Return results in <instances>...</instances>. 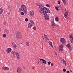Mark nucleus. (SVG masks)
I'll use <instances>...</instances> for the list:
<instances>
[{
	"label": "nucleus",
	"instance_id": "f257e3e1",
	"mask_svg": "<svg viewBox=\"0 0 73 73\" xmlns=\"http://www.w3.org/2000/svg\"><path fill=\"white\" fill-rule=\"evenodd\" d=\"M40 12V13H41L42 15H44L45 13H48L50 14V11H49V10L48 9L44 7L43 8V9Z\"/></svg>",
	"mask_w": 73,
	"mask_h": 73
},
{
	"label": "nucleus",
	"instance_id": "f03ea898",
	"mask_svg": "<svg viewBox=\"0 0 73 73\" xmlns=\"http://www.w3.org/2000/svg\"><path fill=\"white\" fill-rule=\"evenodd\" d=\"M21 10L22 11H25L26 10V6L24 5H22L21 8H19V11H21Z\"/></svg>",
	"mask_w": 73,
	"mask_h": 73
},
{
	"label": "nucleus",
	"instance_id": "7ed1b4c3",
	"mask_svg": "<svg viewBox=\"0 0 73 73\" xmlns=\"http://www.w3.org/2000/svg\"><path fill=\"white\" fill-rule=\"evenodd\" d=\"M60 62L62 65H66V63L65 60L62 59H61Z\"/></svg>",
	"mask_w": 73,
	"mask_h": 73
},
{
	"label": "nucleus",
	"instance_id": "20e7f679",
	"mask_svg": "<svg viewBox=\"0 0 73 73\" xmlns=\"http://www.w3.org/2000/svg\"><path fill=\"white\" fill-rule=\"evenodd\" d=\"M39 12L40 13L42 11V9L44 8V6L42 5H40L39 6Z\"/></svg>",
	"mask_w": 73,
	"mask_h": 73
},
{
	"label": "nucleus",
	"instance_id": "39448f33",
	"mask_svg": "<svg viewBox=\"0 0 73 73\" xmlns=\"http://www.w3.org/2000/svg\"><path fill=\"white\" fill-rule=\"evenodd\" d=\"M48 13H46L45 14H44L43 15H44V17H45V19L46 20H49V14H48Z\"/></svg>",
	"mask_w": 73,
	"mask_h": 73
},
{
	"label": "nucleus",
	"instance_id": "423d86ee",
	"mask_svg": "<svg viewBox=\"0 0 73 73\" xmlns=\"http://www.w3.org/2000/svg\"><path fill=\"white\" fill-rule=\"evenodd\" d=\"M16 37L18 39L21 38V36H20V33L18 32L17 33Z\"/></svg>",
	"mask_w": 73,
	"mask_h": 73
},
{
	"label": "nucleus",
	"instance_id": "0eeeda50",
	"mask_svg": "<svg viewBox=\"0 0 73 73\" xmlns=\"http://www.w3.org/2000/svg\"><path fill=\"white\" fill-rule=\"evenodd\" d=\"M62 47H63V44H61L59 47V50L60 51H62Z\"/></svg>",
	"mask_w": 73,
	"mask_h": 73
},
{
	"label": "nucleus",
	"instance_id": "6e6552de",
	"mask_svg": "<svg viewBox=\"0 0 73 73\" xmlns=\"http://www.w3.org/2000/svg\"><path fill=\"white\" fill-rule=\"evenodd\" d=\"M69 37L70 38H71V42L72 44H73V36H72L71 35H70L69 36Z\"/></svg>",
	"mask_w": 73,
	"mask_h": 73
},
{
	"label": "nucleus",
	"instance_id": "1a4fd4ad",
	"mask_svg": "<svg viewBox=\"0 0 73 73\" xmlns=\"http://www.w3.org/2000/svg\"><path fill=\"white\" fill-rule=\"evenodd\" d=\"M60 41L62 44H65V39L64 38H62L60 39Z\"/></svg>",
	"mask_w": 73,
	"mask_h": 73
},
{
	"label": "nucleus",
	"instance_id": "9d476101",
	"mask_svg": "<svg viewBox=\"0 0 73 73\" xmlns=\"http://www.w3.org/2000/svg\"><path fill=\"white\" fill-rule=\"evenodd\" d=\"M17 72L18 73H20L21 72V68L20 67H19L17 68Z\"/></svg>",
	"mask_w": 73,
	"mask_h": 73
},
{
	"label": "nucleus",
	"instance_id": "9b49d317",
	"mask_svg": "<svg viewBox=\"0 0 73 73\" xmlns=\"http://www.w3.org/2000/svg\"><path fill=\"white\" fill-rule=\"evenodd\" d=\"M44 37L46 41H48L49 40V38H48V36H47V35H46L44 34Z\"/></svg>",
	"mask_w": 73,
	"mask_h": 73
},
{
	"label": "nucleus",
	"instance_id": "f8f14e48",
	"mask_svg": "<svg viewBox=\"0 0 73 73\" xmlns=\"http://www.w3.org/2000/svg\"><path fill=\"white\" fill-rule=\"evenodd\" d=\"M6 51L7 52V53H10L11 51H12V49H11V48H8L7 50Z\"/></svg>",
	"mask_w": 73,
	"mask_h": 73
},
{
	"label": "nucleus",
	"instance_id": "ddd939ff",
	"mask_svg": "<svg viewBox=\"0 0 73 73\" xmlns=\"http://www.w3.org/2000/svg\"><path fill=\"white\" fill-rule=\"evenodd\" d=\"M16 55L18 59H20V54L18 52H16Z\"/></svg>",
	"mask_w": 73,
	"mask_h": 73
},
{
	"label": "nucleus",
	"instance_id": "4468645a",
	"mask_svg": "<svg viewBox=\"0 0 73 73\" xmlns=\"http://www.w3.org/2000/svg\"><path fill=\"white\" fill-rule=\"evenodd\" d=\"M68 11H67L66 13H65L64 15V17H65V18H66V17H67V15H68Z\"/></svg>",
	"mask_w": 73,
	"mask_h": 73
},
{
	"label": "nucleus",
	"instance_id": "2eb2a0df",
	"mask_svg": "<svg viewBox=\"0 0 73 73\" xmlns=\"http://www.w3.org/2000/svg\"><path fill=\"white\" fill-rule=\"evenodd\" d=\"M32 26V25L31 23H29L28 24V27L29 28H31Z\"/></svg>",
	"mask_w": 73,
	"mask_h": 73
},
{
	"label": "nucleus",
	"instance_id": "dca6fc26",
	"mask_svg": "<svg viewBox=\"0 0 73 73\" xmlns=\"http://www.w3.org/2000/svg\"><path fill=\"white\" fill-rule=\"evenodd\" d=\"M12 45H13L14 48H16L17 47V46H16V44H15L14 42L12 43Z\"/></svg>",
	"mask_w": 73,
	"mask_h": 73
},
{
	"label": "nucleus",
	"instance_id": "f3484780",
	"mask_svg": "<svg viewBox=\"0 0 73 73\" xmlns=\"http://www.w3.org/2000/svg\"><path fill=\"white\" fill-rule=\"evenodd\" d=\"M55 26V23H54V22L53 21H52V27Z\"/></svg>",
	"mask_w": 73,
	"mask_h": 73
},
{
	"label": "nucleus",
	"instance_id": "a211bd4d",
	"mask_svg": "<svg viewBox=\"0 0 73 73\" xmlns=\"http://www.w3.org/2000/svg\"><path fill=\"white\" fill-rule=\"evenodd\" d=\"M49 44L50 46L53 48V45H52V43L51 42H49Z\"/></svg>",
	"mask_w": 73,
	"mask_h": 73
},
{
	"label": "nucleus",
	"instance_id": "6ab92c4d",
	"mask_svg": "<svg viewBox=\"0 0 73 73\" xmlns=\"http://www.w3.org/2000/svg\"><path fill=\"white\" fill-rule=\"evenodd\" d=\"M3 12V10L1 8H0V14H2Z\"/></svg>",
	"mask_w": 73,
	"mask_h": 73
},
{
	"label": "nucleus",
	"instance_id": "aec40b11",
	"mask_svg": "<svg viewBox=\"0 0 73 73\" xmlns=\"http://www.w3.org/2000/svg\"><path fill=\"white\" fill-rule=\"evenodd\" d=\"M66 46L67 47H68V48H69V49H72V48H71V47L70 46V44H68Z\"/></svg>",
	"mask_w": 73,
	"mask_h": 73
},
{
	"label": "nucleus",
	"instance_id": "412c9836",
	"mask_svg": "<svg viewBox=\"0 0 73 73\" xmlns=\"http://www.w3.org/2000/svg\"><path fill=\"white\" fill-rule=\"evenodd\" d=\"M30 15H31V16H33V15H34V13H33V11H30Z\"/></svg>",
	"mask_w": 73,
	"mask_h": 73
},
{
	"label": "nucleus",
	"instance_id": "4be33fe9",
	"mask_svg": "<svg viewBox=\"0 0 73 73\" xmlns=\"http://www.w3.org/2000/svg\"><path fill=\"white\" fill-rule=\"evenodd\" d=\"M30 22L31 23V24L32 25H33V24H35L34 23H33V21L32 20H30Z\"/></svg>",
	"mask_w": 73,
	"mask_h": 73
},
{
	"label": "nucleus",
	"instance_id": "5701e85b",
	"mask_svg": "<svg viewBox=\"0 0 73 73\" xmlns=\"http://www.w3.org/2000/svg\"><path fill=\"white\" fill-rule=\"evenodd\" d=\"M11 54H13L14 55V54H16V52L15 51H12V52H11Z\"/></svg>",
	"mask_w": 73,
	"mask_h": 73
},
{
	"label": "nucleus",
	"instance_id": "b1692460",
	"mask_svg": "<svg viewBox=\"0 0 73 73\" xmlns=\"http://www.w3.org/2000/svg\"><path fill=\"white\" fill-rule=\"evenodd\" d=\"M12 8V6L11 5H9L8 6V9H10Z\"/></svg>",
	"mask_w": 73,
	"mask_h": 73
},
{
	"label": "nucleus",
	"instance_id": "393cba45",
	"mask_svg": "<svg viewBox=\"0 0 73 73\" xmlns=\"http://www.w3.org/2000/svg\"><path fill=\"white\" fill-rule=\"evenodd\" d=\"M58 17H56L55 18V20L56 21H58Z\"/></svg>",
	"mask_w": 73,
	"mask_h": 73
},
{
	"label": "nucleus",
	"instance_id": "a878e982",
	"mask_svg": "<svg viewBox=\"0 0 73 73\" xmlns=\"http://www.w3.org/2000/svg\"><path fill=\"white\" fill-rule=\"evenodd\" d=\"M64 4L65 5L66 4V1L65 0H62Z\"/></svg>",
	"mask_w": 73,
	"mask_h": 73
},
{
	"label": "nucleus",
	"instance_id": "bb28decb",
	"mask_svg": "<svg viewBox=\"0 0 73 73\" xmlns=\"http://www.w3.org/2000/svg\"><path fill=\"white\" fill-rule=\"evenodd\" d=\"M46 61H42V65H44L43 64H46Z\"/></svg>",
	"mask_w": 73,
	"mask_h": 73
},
{
	"label": "nucleus",
	"instance_id": "cd10ccee",
	"mask_svg": "<svg viewBox=\"0 0 73 73\" xmlns=\"http://www.w3.org/2000/svg\"><path fill=\"white\" fill-rule=\"evenodd\" d=\"M6 67H3L2 68V69H3V70H5V69H6Z\"/></svg>",
	"mask_w": 73,
	"mask_h": 73
},
{
	"label": "nucleus",
	"instance_id": "c85d7f7f",
	"mask_svg": "<svg viewBox=\"0 0 73 73\" xmlns=\"http://www.w3.org/2000/svg\"><path fill=\"white\" fill-rule=\"evenodd\" d=\"M24 13L26 15V14H27V13H28V12H27V10H26L25 11H24Z\"/></svg>",
	"mask_w": 73,
	"mask_h": 73
},
{
	"label": "nucleus",
	"instance_id": "c756f323",
	"mask_svg": "<svg viewBox=\"0 0 73 73\" xmlns=\"http://www.w3.org/2000/svg\"><path fill=\"white\" fill-rule=\"evenodd\" d=\"M9 68L6 67L5 70H9Z\"/></svg>",
	"mask_w": 73,
	"mask_h": 73
},
{
	"label": "nucleus",
	"instance_id": "7c9ffc66",
	"mask_svg": "<svg viewBox=\"0 0 73 73\" xmlns=\"http://www.w3.org/2000/svg\"><path fill=\"white\" fill-rule=\"evenodd\" d=\"M26 45L27 46H29V43L28 42H26Z\"/></svg>",
	"mask_w": 73,
	"mask_h": 73
},
{
	"label": "nucleus",
	"instance_id": "2f4dec72",
	"mask_svg": "<svg viewBox=\"0 0 73 73\" xmlns=\"http://www.w3.org/2000/svg\"><path fill=\"white\" fill-rule=\"evenodd\" d=\"M5 32L6 33H8V31H7V29H5Z\"/></svg>",
	"mask_w": 73,
	"mask_h": 73
},
{
	"label": "nucleus",
	"instance_id": "473e14b6",
	"mask_svg": "<svg viewBox=\"0 0 73 73\" xmlns=\"http://www.w3.org/2000/svg\"><path fill=\"white\" fill-rule=\"evenodd\" d=\"M46 7H50V5H49V4H47L46 5Z\"/></svg>",
	"mask_w": 73,
	"mask_h": 73
},
{
	"label": "nucleus",
	"instance_id": "72a5a7b5",
	"mask_svg": "<svg viewBox=\"0 0 73 73\" xmlns=\"http://www.w3.org/2000/svg\"><path fill=\"white\" fill-rule=\"evenodd\" d=\"M21 15H24V12H22L21 13Z\"/></svg>",
	"mask_w": 73,
	"mask_h": 73
},
{
	"label": "nucleus",
	"instance_id": "f704fd0d",
	"mask_svg": "<svg viewBox=\"0 0 73 73\" xmlns=\"http://www.w3.org/2000/svg\"><path fill=\"white\" fill-rule=\"evenodd\" d=\"M55 8H56V10H57V11H58V10H59L58 8V7H57L56 6L55 7Z\"/></svg>",
	"mask_w": 73,
	"mask_h": 73
},
{
	"label": "nucleus",
	"instance_id": "c9c22d12",
	"mask_svg": "<svg viewBox=\"0 0 73 73\" xmlns=\"http://www.w3.org/2000/svg\"><path fill=\"white\" fill-rule=\"evenodd\" d=\"M3 37L4 38L6 37V35L4 34L3 35Z\"/></svg>",
	"mask_w": 73,
	"mask_h": 73
},
{
	"label": "nucleus",
	"instance_id": "e433bc0d",
	"mask_svg": "<svg viewBox=\"0 0 73 73\" xmlns=\"http://www.w3.org/2000/svg\"><path fill=\"white\" fill-rule=\"evenodd\" d=\"M66 69H65V68H64V69H63V72H66Z\"/></svg>",
	"mask_w": 73,
	"mask_h": 73
},
{
	"label": "nucleus",
	"instance_id": "4c0bfd02",
	"mask_svg": "<svg viewBox=\"0 0 73 73\" xmlns=\"http://www.w3.org/2000/svg\"><path fill=\"white\" fill-rule=\"evenodd\" d=\"M51 63V62H49L48 63V65H50V63Z\"/></svg>",
	"mask_w": 73,
	"mask_h": 73
},
{
	"label": "nucleus",
	"instance_id": "58836bf2",
	"mask_svg": "<svg viewBox=\"0 0 73 73\" xmlns=\"http://www.w3.org/2000/svg\"><path fill=\"white\" fill-rule=\"evenodd\" d=\"M25 20V21L27 22L28 21V18H26Z\"/></svg>",
	"mask_w": 73,
	"mask_h": 73
},
{
	"label": "nucleus",
	"instance_id": "ea45409f",
	"mask_svg": "<svg viewBox=\"0 0 73 73\" xmlns=\"http://www.w3.org/2000/svg\"><path fill=\"white\" fill-rule=\"evenodd\" d=\"M36 27H34L33 28V29L34 30H36Z\"/></svg>",
	"mask_w": 73,
	"mask_h": 73
},
{
	"label": "nucleus",
	"instance_id": "a19ab883",
	"mask_svg": "<svg viewBox=\"0 0 73 73\" xmlns=\"http://www.w3.org/2000/svg\"><path fill=\"white\" fill-rule=\"evenodd\" d=\"M3 24H4V25H6V24H7V22H4L3 23Z\"/></svg>",
	"mask_w": 73,
	"mask_h": 73
},
{
	"label": "nucleus",
	"instance_id": "79ce46f5",
	"mask_svg": "<svg viewBox=\"0 0 73 73\" xmlns=\"http://www.w3.org/2000/svg\"><path fill=\"white\" fill-rule=\"evenodd\" d=\"M58 4H60V1H58Z\"/></svg>",
	"mask_w": 73,
	"mask_h": 73
},
{
	"label": "nucleus",
	"instance_id": "37998d69",
	"mask_svg": "<svg viewBox=\"0 0 73 73\" xmlns=\"http://www.w3.org/2000/svg\"><path fill=\"white\" fill-rule=\"evenodd\" d=\"M66 73H70V72H69V71H67L66 72Z\"/></svg>",
	"mask_w": 73,
	"mask_h": 73
},
{
	"label": "nucleus",
	"instance_id": "c03bdc74",
	"mask_svg": "<svg viewBox=\"0 0 73 73\" xmlns=\"http://www.w3.org/2000/svg\"><path fill=\"white\" fill-rule=\"evenodd\" d=\"M23 68L24 69H25V66H24L23 67Z\"/></svg>",
	"mask_w": 73,
	"mask_h": 73
},
{
	"label": "nucleus",
	"instance_id": "a18cd8bd",
	"mask_svg": "<svg viewBox=\"0 0 73 73\" xmlns=\"http://www.w3.org/2000/svg\"><path fill=\"white\" fill-rule=\"evenodd\" d=\"M51 65L52 66H53V63H51Z\"/></svg>",
	"mask_w": 73,
	"mask_h": 73
},
{
	"label": "nucleus",
	"instance_id": "49530a36",
	"mask_svg": "<svg viewBox=\"0 0 73 73\" xmlns=\"http://www.w3.org/2000/svg\"><path fill=\"white\" fill-rule=\"evenodd\" d=\"M55 55H56V56H57V53H56V52H55Z\"/></svg>",
	"mask_w": 73,
	"mask_h": 73
},
{
	"label": "nucleus",
	"instance_id": "de8ad7c7",
	"mask_svg": "<svg viewBox=\"0 0 73 73\" xmlns=\"http://www.w3.org/2000/svg\"><path fill=\"white\" fill-rule=\"evenodd\" d=\"M10 13H9V12L8 13V15H10Z\"/></svg>",
	"mask_w": 73,
	"mask_h": 73
},
{
	"label": "nucleus",
	"instance_id": "09e8293b",
	"mask_svg": "<svg viewBox=\"0 0 73 73\" xmlns=\"http://www.w3.org/2000/svg\"><path fill=\"white\" fill-rule=\"evenodd\" d=\"M46 61V60H44V59L43 60V61Z\"/></svg>",
	"mask_w": 73,
	"mask_h": 73
},
{
	"label": "nucleus",
	"instance_id": "8fccbe9b",
	"mask_svg": "<svg viewBox=\"0 0 73 73\" xmlns=\"http://www.w3.org/2000/svg\"><path fill=\"white\" fill-rule=\"evenodd\" d=\"M37 6H38V7H39V6L40 5H37Z\"/></svg>",
	"mask_w": 73,
	"mask_h": 73
},
{
	"label": "nucleus",
	"instance_id": "3c124183",
	"mask_svg": "<svg viewBox=\"0 0 73 73\" xmlns=\"http://www.w3.org/2000/svg\"><path fill=\"white\" fill-rule=\"evenodd\" d=\"M41 60H42V61H43V59H42Z\"/></svg>",
	"mask_w": 73,
	"mask_h": 73
},
{
	"label": "nucleus",
	"instance_id": "603ef678",
	"mask_svg": "<svg viewBox=\"0 0 73 73\" xmlns=\"http://www.w3.org/2000/svg\"><path fill=\"white\" fill-rule=\"evenodd\" d=\"M40 62V63H41V64H42V62Z\"/></svg>",
	"mask_w": 73,
	"mask_h": 73
},
{
	"label": "nucleus",
	"instance_id": "864d4df0",
	"mask_svg": "<svg viewBox=\"0 0 73 73\" xmlns=\"http://www.w3.org/2000/svg\"><path fill=\"white\" fill-rule=\"evenodd\" d=\"M41 59H40V61H41Z\"/></svg>",
	"mask_w": 73,
	"mask_h": 73
},
{
	"label": "nucleus",
	"instance_id": "5fc2aeb1",
	"mask_svg": "<svg viewBox=\"0 0 73 73\" xmlns=\"http://www.w3.org/2000/svg\"><path fill=\"white\" fill-rule=\"evenodd\" d=\"M65 11H66V9H65Z\"/></svg>",
	"mask_w": 73,
	"mask_h": 73
},
{
	"label": "nucleus",
	"instance_id": "6e6d98bb",
	"mask_svg": "<svg viewBox=\"0 0 73 73\" xmlns=\"http://www.w3.org/2000/svg\"><path fill=\"white\" fill-rule=\"evenodd\" d=\"M38 63H39V62H38Z\"/></svg>",
	"mask_w": 73,
	"mask_h": 73
},
{
	"label": "nucleus",
	"instance_id": "4d7b16f0",
	"mask_svg": "<svg viewBox=\"0 0 73 73\" xmlns=\"http://www.w3.org/2000/svg\"><path fill=\"white\" fill-rule=\"evenodd\" d=\"M70 72H72V71H70Z\"/></svg>",
	"mask_w": 73,
	"mask_h": 73
}]
</instances>
